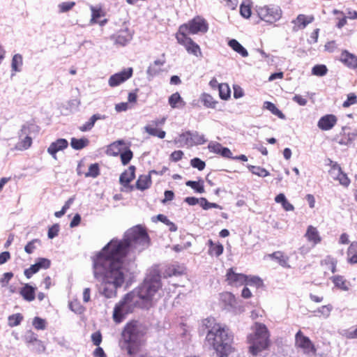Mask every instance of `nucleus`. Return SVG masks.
I'll return each instance as SVG.
<instances>
[{"label":"nucleus","mask_w":357,"mask_h":357,"mask_svg":"<svg viewBox=\"0 0 357 357\" xmlns=\"http://www.w3.org/2000/svg\"><path fill=\"white\" fill-rule=\"evenodd\" d=\"M68 146V142L66 139H58L50 144L47 148V153L50 154L55 160L57 159L56 153L66 149Z\"/></svg>","instance_id":"obj_14"},{"label":"nucleus","mask_w":357,"mask_h":357,"mask_svg":"<svg viewBox=\"0 0 357 357\" xmlns=\"http://www.w3.org/2000/svg\"><path fill=\"white\" fill-rule=\"evenodd\" d=\"M32 144V139L31 137L26 136L24 139L19 142L17 145V148L19 150H26Z\"/></svg>","instance_id":"obj_47"},{"label":"nucleus","mask_w":357,"mask_h":357,"mask_svg":"<svg viewBox=\"0 0 357 357\" xmlns=\"http://www.w3.org/2000/svg\"><path fill=\"white\" fill-rule=\"evenodd\" d=\"M357 102V96L355 93H351L348 94L347 99L343 102V107H349L352 105H354Z\"/></svg>","instance_id":"obj_56"},{"label":"nucleus","mask_w":357,"mask_h":357,"mask_svg":"<svg viewBox=\"0 0 357 357\" xmlns=\"http://www.w3.org/2000/svg\"><path fill=\"white\" fill-rule=\"evenodd\" d=\"M241 15L248 19L251 16L252 11L251 8L249 5L241 4L240 7Z\"/></svg>","instance_id":"obj_58"},{"label":"nucleus","mask_w":357,"mask_h":357,"mask_svg":"<svg viewBox=\"0 0 357 357\" xmlns=\"http://www.w3.org/2000/svg\"><path fill=\"white\" fill-rule=\"evenodd\" d=\"M295 346L306 354H315L317 352L314 344L301 331H298L295 335Z\"/></svg>","instance_id":"obj_8"},{"label":"nucleus","mask_w":357,"mask_h":357,"mask_svg":"<svg viewBox=\"0 0 357 357\" xmlns=\"http://www.w3.org/2000/svg\"><path fill=\"white\" fill-rule=\"evenodd\" d=\"M220 299L225 307H232L236 304V298L231 292L226 291L220 294Z\"/></svg>","instance_id":"obj_24"},{"label":"nucleus","mask_w":357,"mask_h":357,"mask_svg":"<svg viewBox=\"0 0 357 357\" xmlns=\"http://www.w3.org/2000/svg\"><path fill=\"white\" fill-rule=\"evenodd\" d=\"M183 156V152L181 150L174 151L170 155V160L173 162H178L182 159Z\"/></svg>","instance_id":"obj_62"},{"label":"nucleus","mask_w":357,"mask_h":357,"mask_svg":"<svg viewBox=\"0 0 357 357\" xmlns=\"http://www.w3.org/2000/svg\"><path fill=\"white\" fill-rule=\"evenodd\" d=\"M136 168L130 165L128 169L121 173L119 177V183L124 187L128 186L129 183L135 178Z\"/></svg>","instance_id":"obj_17"},{"label":"nucleus","mask_w":357,"mask_h":357,"mask_svg":"<svg viewBox=\"0 0 357 357\" xmlns=\"http://www.w3.org/2000/svg\"><path fill=\"white\" fill-rule=\"evenodd\" d=\"M23 319L24 317L21 313H15L8 317V324L10 327H15L19 326Z\"/></svg>","instance_id":"obj_35"},{"label":"nucleus","mask_w":357,"mask_h":357,"mask_svg":"<svg viewBox=\"0 0 357 357\" xmlns=\"http://www.w3.org/2000/svg\"><path fill=\"white\" fill-rule=\"evenodd\" d=\"M105 119L106 116L105 115H102L100 114H93L87 122H86L84 124L79 127V130L82 132L89 131L91 130L92 128L94 126V124L96 121L102 120Z\"/></svg>","instance_id":"obj_22"},{"label":"nucleus","mask_w":357,"mask_h":357,"mask_svg":"<svg viewBox=\"0 0 357 357\" xmlns=\"http://www.w3.org/2000/svg\"><path fill=\"white\" fill-rule=\"evenodd\" d=\"M70 309L75 313L81 314L85 311V307L81 304L80 301L75 298L69 303Z\"/></svg>","instance_id":"obj_36"},{"label":"nucleus","mask_w":357,"mask_h":357,"mask_svg":"<svg viewBox=\"0 0 357 357\" xmlns=\"http://www.w3.org/2000/svg\"><path fill=\"white\" fill-rule=\"evenodd\" d=\"M224 146L218 142H211L208 146V149L210 152L220 155L221 150Z\"/></svg>","instance_id":"obj_54"},{"label":"nucleus","mask_w":357,"mask_h":357,"mask_svg":"<svg viewBox=\"0 0 357 357\" xmlns=\"http://www.w3.org/2000/svg\"><path fill=\"white\" fill-rule=\"evenodd\" d=\"M275 202L280 204L283 209L286 211H292L294 210V206L287 200L283 193H280L275 197Z\"/></svg>","instance_id":"obj_28"},{"label":"nucleus","mask_w":357,"mask_h":357,"mask_svg":"<svg viewBox=\"0 0 357 357\" xmlns=\"http://www.w3.org/2000/svg\"><path fill=\"white\" fill-rule=\"evenodd\" d=\"M253 330V333L248 336V342L250 344L249 352L253 356H257L268 349L270 344V335L267 327L264 324L256 322Z\"/></svg>","instance_id":"obj_4"},{"label":"nucleus","mask_w":357,"mask_h":357,"mask_svg":"<svg viewBox=\"0 0 357 357\" xmlns=\"http://www.w3.org/2000/svg\"><path fill=\"white\" fill-rule=\"evenodd\" d=\"M347 261L351 264H357V242H352L349 246L347 251Z\"/></svg>","instance_id":"obj_26"},{"label":"nucleus","mask_w":357,"mask_h":357,"mask_svg":"<svg viewBox=\"0 0 357 357\" xmlns=\"http://www.w3.org/2000/svg\"><path fill=\"white\" fill-rule=\"evenodd\" d=\"M156 173L155 171L151 170L148 174L139 175L136 183L135 187L137 189L144 191L149 189L152 185L151 174Z\"/></svg>","instance_id":"obj_15"},{"label":"nucleus","mask_w":357,"mask_h":357,"mask_svg":"<svg viewBox=\"0 0 357 357\" xmlns=\"http://www.w3.org/2000/svg\"><path fill=\"white\" fill-rule=\"evenodd\" d=\"M165 60H160V59H158V60H155L154 62H153V64L152 65H150L147 69V73L148 74H149L150 75H156V73L158 72L155 68V66H162L165 64Z\"/></svg>","instance_id":"obj_48"},{"label":"nucleus","mask_w":357,"mask_h":357,"mask_svg":"<svg viewBox=\"0 0 357 357\" xmlns=\"http://www.w3.org/2000/svg\"><path fill=\"white\" fill-rule=\"evenodd\" d=\"M166 119V117H162L160 119L152 121L151 124H148L144 127L145 132L151 136L157 137L160 139H164L166 135L165 131L158 128V127L164 125Z\"/></svg>","instance_id":"obj_10"},{"label":"nucleus","mask_w":357,"mask_h":357,"mask_svg":"<svg viewBox=\"0 0 357 357\" xmlns=\"http://www.w3.org/2000/svg\"><path fill=\"white\" fill-rule=\"evenodd\" d=\"M102 335L100 331L95 332L91 335V340L93 344L97 347H99L102 342Z\"/></svg>","instance_id":"obj_61"},{"label":"nucleus","mask_w":357,"mask_h":357,"mask_svg":"<svg viewBox=\"0 0 357 357\" xmlns=\"http://www.w3.org/2000/svg\"><path fill=\"white\" fill-rule=\"evenodd\" d=\"M337 118L334 114H326L320 118L317 126L321 130H330L337 123Z\"/></svg>","instance_id":"obj_13"},{"label":"nucleus","mask_w":357,"mask_h":357,"mask_svg":"<svg viewBox=\"0 0 357 357\" xmlns=\"http://www.w3.org/2000/svg\"><path fill=\"white\" fill-rule=\"evenodd\" d=\"M229 46L243 57L248 56V51L235 39H231L228 43Z\"/></svg>","instance_id":"obj_30"},{"label":"nucleus","mask_w":357,"mask_h":357,"mask_svg":"<svg viewBox=\"0 0 357 357\" xmlns=\"http://www.w3.org/2000/svg\"><path fill=\"white\" fill-rule=\"evenodd\" d=\"M200 101L204 107L211 109H215L218 104V101L211 95L206 93H203L201 95Z\"/></svg>","instance_id":"obj_27"},{"label":"nucleus","mask_w":357,"mask_h":357,"mask_svg":"<svg viewBox=\"0 0 357 357\" xmlns=\"http://www.w3.org/2000/svg\"><path fill=\"white\" fill-rule=\"evenodd\" d=\"M208 329L206 342L215 351L218 357H228L233 351V335L228 327L218 323L213 317H208L203 321Z\"/></svg>","instance_id":"obj_3"},{"label":"nucleus","mask_w":357,"mask_h":357,"mask_svg":"<svg viewBox=\"0 0 357 357\" xmlns=\"http://www.w3.org/2000/svg\"><path fill=\"white\" fill-rule=\"evenodd\" d=\"M248 169L252 174L259 176L266 177L269 175V172L266 169L261 167L250 165L248 166Z\"/></svg>","instance_id":"obj_45"},{"label":"nucleus","mask_w":357,"mask_h":357,"mask_svg":"<svg viewBox=\"0 0 357 357\" xmlns=\"http://www.w3.org/2000/svg\"><path fill=\"white\" fill-rule=\"evenodd\" d=\"M190 165L192 167H193L194 168H197L199 171L203 170L206 167L205 162H204L199 158H195L192 159L190 160Z\"/></svg>","instance_id":"obj_53"},{"label":"nucleus","mask_w":357,"mask_h":357,"mask_svg":"<svg viewBox=\"0 0 357 357\" xmlns=\"http://www.w3.org/2000/svg\"><path fill=\"white\" fill-rule=\"evenodd\" d=\"M225 277V282L227 284L232 287H240L244 285L247 278L246 275L236 273V268L233 267L227 270Z\"/></svg>","instance_id":"obj_9"},{"label":"nucleus","mask_w":357,"mask_h":357,"mask_svg":"<svg viewBox=\"0 0 357 357\" xmlns=\"http://www.w3.org/2000/svg\"><path fill=\"white\" fill-rule=\"evenodd\" d=\"M89 143V141L86 138L77 139L73 137L70 141L71 146L75 150L82 149L83 148L86 147Z\"/></svg>","instance_id":"obj_33"},{"label":"nucleus","mask_w":357,"mask_h":357,"mask_svg":"<svg viewBox=\"0 0 357 357\" xmlns=\"http://www.w3.org/2000/svg\"><path fill=\"white\" fill-rule=\"evenodd\" d=\"M219 96L222 100H227L230 98L231 90L229 86L227 83H221L218 84Z\"/></svg>","instance_id":"obj_34"},{"label":"nucleus","mask_w":357,"mask_h":357,"mask_svg":"<svg viewBox=\"0 0 357 357\" xmlns=\"http://www.w3.org/2000/svg\"><path fill=\"white\" fill-rule=\"evenodd\" d=\"M258 16L261 20L273 23L279 20L282 16V10L278 6H264L257 10Z\"/></svg>","instance_id":"obj_7"},{"label":"nucleus","mask_w":357,"mask_h":357,"mask_svg":"<svg viewBox=\"0 0 357 357\" xmlns=\"http://www.w3.org/2000/svg\"><path fill=\"white\" fill-rule=\"evenodd\" d=\"M340 61L349 68H357V56L347 50H343Z\"/></svg>","instance_id":"obj_16"},{"label":"nucleus","mask_w":357,"mask_h":357,"mask_svg":"<svg viewBox=\"0 0 357 357\" xmlns=\"http://www.w3.org/2000/svg\"><path fill=\"white\" fill-rule=\"evenodd\" d=\"M119 155L121 161L123 165H128L133 157L132 151L129 148H126V150L123 151Z\"/></svg>","instance_id":"obj_43"},{"label":"nucleus","mask_w":357,"mask_h":357,"mask_svg":"<svg viewBox=\"0 0 357 357\" xmlns=\"http://www.w3.org/2000/svg\"><path fill=\"white\" fill-rule=\"evenodd\" d=\"M244 285L255 286L257 288H259L263 287L264 282L263 280L257 276L247 275Z\"/></svg>","instance_id":"obj_37"},{"label":"nucleus","mask_w":357,"mask_h":357,"mask_svg":"<svg viewBox=\"0 0 357 357\" xmlns=\"http://www.w3.org/2000/svg\"><path fill=\"white\" fill-rule=\"evenodd\" d=\"M75 5L74 1L62 2L58 7L60 13H66L70 10Z\"/></svg>","instance_id":"obj_52"},{"label":"nucleus","mask_w":357,"mask_h":357,"mask_svg":"<svg viewBox=\"0 0 357 357\" xmlns=\"http://www.w3.org/2000/svg\"><path fill=\"white\" fill-rule=\"evenodd\" d=\"M187 186L192 188L194 190L199 193L204 192V182L202 181H188L185 183Z\"/></svg>","instance_id":"obj_42"},{"label":"nucleus","mask_w":357,"mask_h":357,"mask_svg":"<svg viewBox=\"0 0 357 357\" xmlns=\"http://www.w3.org/2000/svg\"><path fill=\"white\" fill-rule=\"evenodd\" d=\"M33 326L37 330H44L46 328V322L45 319L36 317L33 320Z\"/></svg>","instance_id":"obj_51"},{"label":"nucleus","mask_w":357,"mask_h":357,"mask_svg":"<svg viewBox=\"0 0 357 357\" xmlns=\"http://www.w3.org/2000/svg\"><path fill=\"white\" fill-rule=\"evenodd\" d=\"M307 241L312 242L314 245H317L321 241V238L316 227L310 225L305 234Z\"/></svg>","instance_id":"obj_21"},{"label":"nucleus","mask_w":357,"mask_h":357,"mask_svg":"<svg viewBox=\"0 0 357 357\" xmlns=\"http://www.w3.org/2000/svg\"><path fill=\"white\" fill-rule=\"evenodd\" d=\"M328 69L325 65H316L312 68V73L317 76H324L327 73Z\"/></svg>","instance_id":"obj_49"},{"label":"nucleus","mask_w":357,"mask_h":357,"mask_svg":"<svg viewBox=\"0 0 357 357\" xmlns=\"http://www.w3.org/2000/svg\"><path fill=\"white\" fill-rule=\"evenodd\" d=\"M199 204L204 210H208V209H210L212 208H219L218 204H217L215 203H211V202H208V200L204 197H202L199 199Z\"/></svg>","instance_id":"obj_50"},{"label":"nucleus","mask_w":357,"mask_h":357,"mask_svg":"<svg viewBox=\"0 0 357 357\" xmlns=\"http://www.w3.org/2000/svg\"><path fill=\"white\" fill-rule=\"evenodd\" d=\"M100 174L99 166L97 163L91 164L89 170L84 174L85 177L96 178Z\"/></svg>","instance_id":"obj_46"},{"label":"nucleus","mask_w":357,"mask_h":357,"mask_svg":"<svg viewBox=\"0 0 357 357\" xmlns=\"http://www.w3.org/2000/svg\"><path fill=\"white\" fill-rule=\"evenodd\" d=\"M175 37L178 43L185 48L188 54L195 57H202L203 55L200 46L188 35L176 32Z\"/></svg>","instance_id":"obj_6"},{"label":"nucleus","mask_w":357,"mask_h":357,"mask_svg":"<svg viewBox=\"0 0 357 357\" xmlns=\"http://www.w3.org/2000/svg\"><path fill=\"white\" fill-rule=\"evenodd\" d=\"M208 254L211 256L219 257L223 252L224 248L220 242L214 243L211 239L208 241Z\"/></svg>","instance_id":"obj_23"},{"label":"nucleus","mask_w":357,"mask_h":357,"mask_svg":"<svg viewBox=\"0 0 357 357\" xmlns=\"http://www.w3.org/2000/svg\"><path fill=\"white\" fill-rule=\"evenodd\" d=\"M40 241L38 239H33L29 242L24 248V250L28 254H31L36 250V243L40 244Z\"/></svg>","instance_id":"obj_57"},{"label":"nucleus","mask_w":357,"mask_h":357,"mask_svg":"<svg viewBox=\"0 0 357 357\" xmlns=\"http://www.w3.org/2000/svg\"><path fill=\"white\" fill-rule=\"evenodd\" d=\"M314 20L312 16L307 17L305 15L300 14L293 22L298 29H304L308 24L311 23Z\"/></svg>","instance_id":"obj_29"},{"label":"nucleus","mask_w":357,"mask_h":357,"mask_svg":"<svg viewBox=\"0 0 357 357\" xmlns=\"http://www.w3.org/2000/svg\"><path fill=\"white\" fill-rule=\"evenodd\" d=\"M193 137H199L198 133H192L190 131H187L185 132L180 135V140L185 142V144H192L193 142H195V139Z\"/></svg>","instance_id":"obj_41"},{"label":"nucleus","mask_w":357,"mask_h":357,"mask_svg":"<svg viewBox=\"0 0 357 357\" xmlns=\"http://www.w3.org/2000/svg\"><path fill=\"white\" fill-rule=\"evenodd\" d=\"M268 257L276 260L281 266L286 268H290V265L289 264V257L284 255V252L281 251H276L270 254Z\"/></svg>","instance_id":"obj_20"},{"label":"nucleus","mask_w":357,"mask_h":357,"mask_svg":"<svg viewBox=\"0 0 357 357\" xmlns=\"http://www.w3.org/2000/svg\"><path fill=\"white\" fill-rule=\"evenodd\" d=\"M208 29V24L206 20L200 16H196L187 23L179 26L178 33L190 34H197L198 33H206Z\"/></svg>","instance_id":"obj_5"},{"label":"nucleus","mask_w":357,"mask_h":357,"mask_svg":"<svg viewBox=\"0 0 357 357\" xmlns=\"http://www.w3.org/2000/svg\"><path fill=\"white\" fill-rule=\"evenodd\" d=\"M123 146H125V142L123 140L114 142L108 146L106 153L108 155L117 156L123 151Z\"/></svg>","instance_id":"obj_18"},{"label":"nucleus","mask_w":357,"mask_h":357,"mask_svg":"<svg viewBox=\"0 0 357 357\" xmlns=\"http://www.w3.org/2000/svg\"><path fill=\"white\" fill-rule=\"evenodd\" d=\"M327 165L331 167L330 169L328 170V173L335 180L338 174L342 172V168L336 162H333L329 158L327 160Z\"/></svg>","instance_id":"obj_32"},{"label":"nucleus","mask_w":357,"mask_h":357,"mask_svg":"<svg viewBox=\"0 0 357 357\" xmlns=\"http://www.w3.org/2000/svg\"><path fill=\"white\" fill-rule=\"evenodd\" d=\"M132 35L128 29H121L111 36L114 43L121 46H125L132 40Z\"/></svg>","instance_id":"obj_12"},{"label":"nucleus","mask_w":357,"mask_h":357,"mask_svg":"<svg viewBox=\"0 0 357 357\" xmlns=\"http://www.w3.org/2000/svg\"><path fill=\"white\" fill-rule=\"evenodd\" d=\"M335 180L338 181L341 185L345 187L349 186V185L350 184V179L348 178L347 175L342 171L338 174V176L336 177Z\"/></svg>","instance_id":"obj_55"},{"label":"nucleus","mask_w":357,"mask_h":357,"mask_svg":"<svg viewBox=\"0 0 357 357\" xmlns=\"http://www.w3.org/2000/svg\"><path fill=\"white\" fill-rule=\"evenodd\" d=\"M38 269H47L50 266L51 262L49 259L45 258H40L38 261L36 263Z\"/></svg>","instance_id":"obj_59"},{"label":"nucleus","mask_w":357,"mask_h":357,"mask_svg":"<svg viewBox=\"0 0 357 357\" xmlns=\"http://www.w3.org/2000/svg\"><path fill=\"white\" fill-rule=\"evenodd\" d=\"M333 308V307L331 304H328L319 307V308H317L315 312H317L320 317H323L324 318H328L330 317Z\"/></svg>","instance_id":"obj_40"},{"label":"nucleus","mask_w":357,"mask_h":357,"mask_svg":"<svg viewBox=\"0 0 357 357\" xmlns=\"http://www.w3.org/2000/svg\"><path fill=\"white\" fill-rule=\"evenodd\" d=\"M332 282L334 283L335 286L342 290L347 291L348 290V287L347 285V281L344 280L343 276L341 275H335L331 278Z\"/></svg>","instance_id":"obj_38"},{"label":"nucleus","mask_w":357,"mask_h":357,"mask_svg":"<svg viewBox=\"0 0 357 357\" xmlns=\"http://www.w3.org/2000/svg\"><path fill=\"white\" fill-rule=\"evenodd\" d=\"M264 108L269 110L273 114L277 116L278 118L281 119H285V115L275 106V104H273L271 102H264Z\"/></svg>","instance_id":"obj_31"},{"label":"nucleus","mask_w":357,"mask_h":357,"mask_svg":"<svg viewBox=\"0 0 357 357\" xmlns=\"http://www.w3.org/2000/svg\"><path fill=\"white\" fill-rule=\"evenodd\" d=\"M161 288L159 272L156 270L151 271L138 287L126 294L116 305L113 312L114 322L121 323L126 314L132 313L136 308L151 307L155 295Z\"/></svg>","instance_id":"obj_2"},{"label":"nucleus","mask_w":357,"mask_h":357,"mask_svg":"<svg viewBox=\"0 0 357 357\" xmlns=\"http://www.w3.org/2000/svg\"><path fill=\"white\" fill-rule=\"evenodd\" d=\"M132 73L133 70L132 68H125L121 72L115 73L109 77L108 81L109 85L111 87L117 86L130 78Z\"/></svg>","instance_id":"obj_11"},{"label":"nucleus","mask_w":357,"mask_h":357,"mask_svg":"<svg viewBox=\"0 0 357 357\" xmlns=\"http://www.w3.org/2000/svg\"><path fill=\"white\" fill-rule=\"evenodd\" d=\"M39 271L37 265L33 264L29 268L24 270V275L27 278H31V276Z\"/></svg>","instance_id":"obj_60"},{"label":"nucleus","mask_w":357,"mask_h":357,"mask_svg":"<svg viewBox=\"0 0 357 357\" xmlns=\"http://www.w3.org/2000/svg\"><path fill=\"white\" fill-rule=\"evenodd\" d=\"M23 61L22 55L19 54H16L13 56L12 59V69L15 72H18L20 70V68L22 66Z\"/></svg>","instance_id":"obj_44"},{"label":"nucleus","mask_w":357,"mask_h":357,"mask_svg":"<svg viewBox=\"0 0 357 357\" xmlns=\"http://www.w3.org/2000/svg\"><path fill=\"white\" fill-rule=\"evenodd\" d=\"M59 231V225H52V227L49 228L48 230V237L50 238H53L58 235Z\"/></svg>","instance_id":"obj_63"},{"label":"nucleus","mask_w":357,"mask_h":357,"mask_svg":"<svg viewBox=\"0 0 357 357\" xmlns=\"http://www.w3.org/2000/svg\"><path fill=\"white\" fill-rule=\"evenodd\" d=\"M22 297L26 301H33L36 298L35 288L29 284H25L20 290Z\"/></svg>","instance_id":"obj_19"},{"label":"nucleus","mask_w":357,"mask_h":357,"mask_svg":"<svg viewBox=\"0 0 357 357\" xmlns=\"http://www.w3.org/2000/svg\"><path fill=\"white\" fill-rule=\"evenodd\" d=\"M344 335L347 339H357V325L353 329L345 331Z\"/></svg>","instance_id":"obj_64"},{"label":"nucleus","mask_w":357,"mask_h":357,"mask_svg":"<svg viewBox=\"0 0 357 357\" xmlns=\"http://www.w3.org/2000/svg\"><path fill=\"white\" fill-rule=\"evenodd\" d=\"M90 8L91 10V18L90 22L91 24H95L97 22V20L101 16H103L105 13L100 6L94 7L91 6Z\"/></svg>","instance_id":"obj_39"},{"label":"nucleus","mask_w":357,"mask_h":357,"mask_svg":"<svg viewBox=\"0 0 357 357\" xmlns=\"http://www.w3.org/2000/svg\"><path fill=\"white\" fill-rule=\"evenodd\" d=\"M168 102L172 109L183 107L185 105L178 92L172 94L169 97Z\"/></svg>","instance_id":"obj_25"},{"label":"nucleus","mask_w":357,"mask_h":357,"mask_svg":"<svg viewBox=\"0 0 357 357\" xmlns=\"http://www.w3.org/2000/svg\"><path fill=\"white\" fill-rule=\"evenodd\" d=\"M149 245L146 230L139 225L129 229L122 240L112 239L94 257L93 269L96 277H102V294L108 298L116 296L117 289L124 283L128 273L123 259L130 249L139 251Z\"/></svg>","instance_id":"obj_1"}]
</instances>
